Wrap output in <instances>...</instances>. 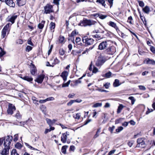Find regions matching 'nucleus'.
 <instances>
[{"mask_svg": "<svg viewBox=\"0 0 155 155\" xmlns=\"http://www.w3.org/2000/svg\"><path fill=\"white\" fill-rule=\"evenodd\" d=\"M5 53V52L0 47V57H2Z\"/></svg>", "mask_w": 155, "mask_h": 155, "instance_id": "nucleus-47", "label": "nucleus"}, {"mask_svg": "<svg viewBox=\"0 0 155 155\" xmlns=\"http://www.w3.org/2000/svg\"><path fill=\"white\" fill-rule=\"evenodd\" d=\"M64 36H60L59 38V41L60 43H63L64 42Z\"/></svg>", "mask_w": 155, "mask_h": 155, "instance_id": "nucleus-41", "label": "nucleus"}, {"mask_svg": "<svg viewBox=\"0 0 155 155\" xmlns=\"http://www.w3.org/2000/svg\"><path fill=\"white\" fill-rule=\"evenodd\" d=\"M31 99L34 104L38 105V101L37 100V98L36 97H32Z\"/></svg>", "mask_w": 155, "mask_h": 155, "instance_id": "nucleus-35", "label": "nucleus"}, {"mask_svg": "<svg viewBox=\"0 0 155 155\" xmlns=\"http://www.w3.org/2000/svg\"><path fill=\"white\" fill-rule=\"evenodd\" d=\"M15 117L18 119H20L21 117V116L20 115L19 112H18L15 115Z\"/></svg>", "mask_w": 155, "mask_h": 155, "instance_id": "nucleus-51", "label": "nucleus"}, {"mask_svg": "<svg viewBox=\"0 0 155 155\" xmlns=\"http://www.w3.org/2000/svg\"><path fill=\"white\" fill-rule=\"evenodd\" d=\"M147 63L149 64L155 65V61L153 60L148 59L147 61Z\"/></svg>", "mask_w": 155, "mask_h": 155, "instance_id": "nucleus-27", "label": "nucleus"}, {"mask_svg": "<svg viewBox=\"0 0 155 155\" xmlns=\"http://www.w3.org/2000/svg\"><path fill=\"white\" fill-rule=\"evenodd\" d=\"M13 137L12 136H7L3 137L4 146L10 147V145L12 140Z\"/></svg>", "mask_w": 155, "mask_h": 155, "instance_id": "nucleus-2", "label": "nucleus"}, {"mask_svg": "<svg viewBox=\"0 0 155 155\" xmlns=\"http://www.w3.org/2000/svg\"><path fill=\"white\" fill-rule=\"evenodd\" d=\"M97 2H99L103 6L105 7L106 5L105 1L104 0H97Z\"/></svg>", "mask_w": 155, "mask_h": 155, "instance_id": "nucleus-43", "label": "nucleus"}, {"mask_svg": "<svg viewBox=\"0 0 155 155\" xmlns=\"http://www.w3.org/2000/svg\"><path fill=\"white\" fill-rule=\"evenodd\" d=\"M5 2L6 4L9 6L13 7L15 5V3L12 0H5Z\"/></svg>", "mask_w": 155, "mask_h": 155, "instance_id": "nucleus-14", "label": "nucleus"}, {"mask_svg": "<svg viewBox=\"0 0 155 155\" xmlns=\"http://www.w3.org/2000/svg\"><path fill=\"white\" fill-rule=\"evenodd\" d=\"M134 143V141L133 140H132L129 142L127 143V144L130 147H131L132 146Z\"/></svg>", "mask_w": 155, "mask_h": 155, "instance_id": "nucleus-59", "label": "nucleus"}, {"mask_svg": "<svg viewBox=\"0 0 155 155\" xmlns=\"http://www.w3.org/2000/svg\"><path fill=\"white\" fill-rule=\"evenodd\" d=\"M116 75L115 74H112L111 72L109 71L106 73L103 76L106 78H109L111 77L114 76H116Z\"/></svg>", "mask_w": 155, "mask_h": 155, "instance_id": "nucleus-16", "label": "nucleus"}, {"mask_svg": "<svg viewBox=\"0 0 155 155\" xmlns=\"http://www.w3.org/2000/svg\"><path fill=\"white\" fill-rule=\"evenodd\" d=\"M4 148L2 150L1 154L2 155H6L9 154V151L10 147L4 146Z\"/></svg>", "mask_w": 155, "mask_h": 155, "instance_id": "nucleus-13", "label": "nucleus"}, {"mask_svg": "<svg viewBox=\"0 0 155 155\" xmlns=\"http://www.w3.org/2000/svg\"><path fill=\"white\" fill-rule=\"evenodd\" d=\"M98 17L101 19H104L105 18L107 17V15H103L102 14H99L98 15Z\"/></svg>", "mask_w": 155, "mask_h": 155, "instance_id": "nucleus-42", "label": "nucleus"}, {"mask_svg": "<svg viewBox=\"0 0 155 155\" xmlns=\"http://www.w3.org/2000/svg\"><path fill=\"white\" fill-rule=\"evenodd\" d=\"M150 49L151 51L154 53H155V48L151 46L150 47Z\"/></svg>", "mask_w": 155, "mask_h": 155, "instance_id": "nucleus-64", "label": "nucleus"}, {"mask_svg": "<svg viewBox=\"0 0 155 155\" xmlns=\"http://www.w3.org/2000/svg\"><path fill=\"white\" fill-rule=\"evenodd\" d=\"M75 149V147L73 145L71 146L70 147L69 150L74 151Z\"/></svg>", "mask_w": 155, "mask_h": 155, "instance_id": "nucleus-63", "label": "nucleus"}, {"mask_svg": "<svg viewBox=\"0 0 155 155\" xmlns=\"http://www.w3.org/2000/svg\"><path fill=\"white\" fill-rule=\"evenodd\" d=\"M45 21H43L41 22V23H39L38 25V28L40 29H42L44 26V25L45 23Z\"/></svg>", "mask_w": 155, "mask_h": 155, "instance_id": "nucleus-24", "label": "nucleus"}, {"mask_svg": "<svg viewBox=\"0 0 155 155\" xmlns=\"http://www.w3.org/2000/svg\"><path fill=\"white\" fill-rule=\"evenodd\" d=\"M11 25V24L8 23L4 26L2 32V38H4L5 37L6 33H7L8 34L9 33L10 30V26Z\"/></svg>", "mask_w": 155, "mask_h": 155, "instance_id": "nucleus-1", "label": "nucleus"}, {"mask_svg": "<svg viewBox=\"0 0 155 155\" xmlns=\"http://www.w3.org/2000/svg\"><path fill=\"white\" fill-rule=\"evenodd\" d=\"M140 17L141 20L143 21V24L145 25H146L147 24V21L145 20L144 17L143 15H142L141 14H140Z\"/></svg>", "mask_w": 155, "mask_h": 155, "instance_id": "nucleus-29", "label": "nucleus"}, {"mask_svg": "<svg viewBox=\"0 0 155 155\" xmlns=\"http://www.w3.org/2000/svg\"><path fill=\"white\" fill-rule=\"evenodd\" d=\"M81 117L80 113H77L76 114L73 115V117L76 119H79Z\"/></svg>", "mask_w": 155, "mask_h": 155, "instance_id": "nucleus-33", "label": "nucleus"}, {"mask_svg": "<svg viewBox=\"0 0 155 155\" xmlns=\"http://www.w3.org/2000/svg\"><path fill=\"white\" fill-rule=\"evenodd\" d=\"M11 155H19L16 149H13L11 152Z\"/></svg>", "mask_w": 155, "mask_h": 155, "instance_id": "nucleus-38", "label": "nucleus"}, {"mask_svg": "<svg viewBox=\"0 0 155 155\" xmlns=\"http://www.w3.org/2000/svg\"><path fill=\"white\" fill-rule=\"evenodd\" d=\"M120 84L119 81L118 79H115L113 85L114 87H117L119 86Z\"/></svg>", "mask_w": 155, "mask_h": 155, "instance_id": "nucleus-22", "label": "nucleus"}, {"mask_svg": "<svg viewBox=\"0 0 155 155\" xmlns=\"http://www.w3.org/2000/svg\"><path fill=\"white\" fill-rule=\"evenodd\" d=\"M114 129H115V126H113L111 127H109L108 130L111 133H112L113 130Z\"/></svg>", "mask_w": 155, "mask_h": 155, "instance_id": "nucleus-61", "label": "nucleus"}, {"mask_svg": "<svg viewBox=\"0 0 155 155\" xmlns=\"http://www.w3.org/2000/svg\"><path fill=\"white\" fill-rule=\"evenodd\" d=\"M40 109L44 114H46V108L45 106L43 105H41L40 107Z\"/></svg>", "mask_w": 155, "mask_h": 155, "instance_id": "nucleus-25", "label": "nucleus"}, {"mask_svg": "<svg viewBox=\"0 0 155 155\" xmlns=\"http://www.w3.org/2000/svg\"><path fill=\"white\" fill-rule=\"evenodd\" d=\"M94 46H93L92 47H90L89 48H86L85 50L82 53V54H84L87 53H88V52L90 51V50H92L94 48Z\"/></svg>", "mask_w": 155, "mask_h": 155, "instance_id": "nucleus-30", "label": "nucleus"}, {"mask_svg": "<svg viewBox=\"0 0 155 155\" xmlns=\"http://www.w3.org/2000/svg\"><path fill=\"white\" fill-rule=\"evenodd\" d=\"M108 45L106 41H103L100 43L98 46V49L99 50H104L107 48Z\"/></svg>", "mask_w": 155, "mask_h": 155, "instance_id": "nucleus-8", "label": "nucleus"}, {"mask_svg": "<svg viewBox=\"0 0 155 155\" xmlns=\"http://www.w3.org/2000/svg\"><path fill=\"white\" fill-rule=\"evenodd\" d=\"M75 102H78L77 100H71L67 103V105L68 106H70Z\"/></svg>", "mask_w": 155, "mask_h": 155, "instance_id": "nucleus-36", "label": "nucleus"}, {"mask_svg": "<svg viewBox=\"0 0 155 155\" xmlns=\"http://www.w3.org/2000/svg\"><path fill=\"white\" fill-rule=\"evenodd\" d=\"M139 89L141 90L145 91L146 89L145 87L142 85H139L138 86Z\"/></svg>", "mask_w": 155, "mask_h": 155, "instance_id": "nucleus-52", "label": "nucleus"}, {"mask_svg": "<svg viewBox=\"0 0 155 155\" xmlns=\"http://www.w3.org/2000/svg\"><path fill=\"white\" fill-rule=\"evenodd\" d=\"M128 99L131 100L132 105H133L134 104L135 102L136 101V99L134 97L130 96L128 97Z\"/></svg>", "mask_w": 155, "mask_h": 155, "instance_id": "nucleus-32", "label": "nucleus"}, {"mask_svg": "<svg viewBox=\"0 0 155 155\" xmlns=\"http://www.w3.org/2000/svg\"><path fill=\"white\" fill-rule=\"evenodd\" d=\"M108 25L114 28L117 31L118 30H119L118 27L114 22L110 21L109 22Z\"/></svg>", "mask_w": 155, "mask_h": 155, "instance_id": "nucleus-18", "label": "nucleus"}, {"mask_svg": "<svg viewBox=\"0 0 155 155\" xmlns=\"http://www.w3.org/2000/svg\"><path fill=\"white\" fill-rule=\"evenodd\" d=\"M123 120V119L122 118H120L118 119H117L116 120H115V124H118V123H120L122 121V120Z\"/></svg>", "mask_w": 155, "mask_h": 155, "instance_id": "nucleus-56", "label": "nucleus"}, {"mask_svg": "<svg viewBox=\"0 0 155 155\" xmlns=\"http://www.w3.org/2000/svg\"><path fill=\"white\" fill-rule=\"evenodd\" d=\"M17 4L19 6L25 5L26 2V0H16Z\"/></svg>", "mask_w": 155, "mask_h": 155, "instance_id": "nucleus-17", "label": "nucleus"}, {"mask_svg": "<svg viewBox=\"0 0 155 155\" xmlns=\"http://www.w3.org/2000/svg\"><path fill=\"white\" fill-rule=\"evenodd\" d=\"M105 60L101 57H98L96 61V65L99 67L101 66L105 62Z\"/></svg>", "mask_w": 155, "mask_h": 155, "instance_id": "nucleus-9", "label": "nucleus"}, {"mask_svg": "<svg viewBox=\"0 0 155 155\" xmlns=\"http://www.w3.org/2000/svg\"><path fill=\"white\" fill-rule=\"evenodd\" d=\"M127 22L131 25H133V19L131 16L128 17Z\"/></svg>", "mask_w": 155, "mask_h": 155, "instance_id": "nucleus-28", "label": "nucleus"}, {"mask_svg": "<svg viewBox=\"0 0 155 155\" xmlns=\"http://www.w3.org/2000/svg\"><path fill=\"white\" fill-rule=\"evenodd\" d=\"M45 75L44 74H41L38 76V78L35 80V82L39 84H41L45 78Z\"/></svg>", "mask_w": 155, "mask_h": 155, "instance_id": "nucleus-12", "label": "nucleus"}, {"mask_svg": "<svg viewBox=\"0 0 155 155\" xmlns=\"http://www.w3.org/2000/svg\"><path fill=\"white\" fill-rule=\"evenodd\" d=\"M59 53L61 55H63L64 54V51L63 48H61L59 50Z\"/></svg>", "mask_w": 155, "mask_h": 155, "instance_id": "nucleus-49", "label": "nucleus"}, {"mask_svg": "<svg viewBox=\"0 0 155 155\" xmlns=\"http://www.w3.org/2000/svg\"><path fill=\"white\" fill-rule=\"evenodd\" d=\"M36 72V68L35 66L33 65L32 66V67L31 69L30 72L31 74L32 75H35V73Z\"/></svg>", "mask_w": 155, "mask_h": 155, "instance_id": "nucleus-20", "label": "nucleus"}, {"mask_svg": "<svg viewBox=\"0 0 155 155\" xmlns=\"http://www.w3.org/2000/svg\"><path fill=\"white\" fill-rule=\"evenodd\" d=\"M22 78L23 80L27 81L29 82L32 81L33 80V79L32 78L29 77L28 76H25Z\"/></svg>", "mask_w": 155, "mask_h": 155, "instance_id": "nucleus-23", "label": "nucleus"}, {"mask_svg": "<svg viewBox=\"0 0 155 155\" xmlns=\"http://www.w3.org/2000/svg\"><path fill=\"white\" fill-rule=\"evenodd\" d=\"M68 146L67 145H65L63 146L62 147L61 151V152L64 154H65L66 153V149L68 148Z\"/></svg>", "mask_w": 155, "mask_h": 155, "instance_id": "nucleus-26", "label": "nucleus"}, {"mask_svg": "<svg viewBox=\"0 0 155 155\" xmlns=\"http://www.w3.org/2000/svg\"><path fill=\"white\" fill-rule=\"evenodd\" d=\"M28 44L29 45H30L31 46L33 45V44L32 43L31 41V38H30L28 39Z\"/></svg>", "mask_w": 155, "mask_h": 155, "instance_id": "nucleus-55", "label": "nucleus"}, {"mask_svg": "<svg viewBox=\"0 0 155 155\" xmlns=\"http://www.w3.org/2000/svg\"><path fill=\"white\" fill-rule=\"evenodd\" d=\"M17 16L16 15H13L8 20V21H10L12 24L14 23L15 20L17 18Z\"/></svg>", "mask_w": 155, "mask_h": 155, "instance_id": "nucleus-19", "label": "nucleus"}, {"mask_svg": "<svg viewBox=\"0 0 155 155\" xmlns=\"http://www.w3.org/2000/svg\"><path fill=\"white\" fill-rule=\"evenodd\" d=\"M94 24V21L90 20L87 19L84 20L82 21H81L79 25H81L83 26H90Z\"/></svg>", "mask_w": 155, "mask_h": 155, "instance_id": "nucleus-4", "label": "nucleus"}, {"mask_svg": "<svg viewBox=\"0 0 155 155\" xmlns=\"http://www.w3.org/2000/svg\"><path fill=\"white\" fill-rule=\"evenodd\" d=\"M15 106L12 104H9L8 106V108L7 112L8 114H13V111L15 110Z\"/></svg>", "mask_w": 155, "mask_h": 155, "instance_id": "nucleus-10", "label": "nucleus"}, {"mask_svg": "<svg viewBox=\"0 0 155 155\" xmlns=\"http://www.w3.org/2000/svg\"><path fill=\"white\" fill-rule=\"evenodd\" d=\"M138 2L139 3V5L140 6L143 7L144 6V3L143 1H138Z\"/></svg>", "mask_w": 155, "mask_h": 155, "instance_id": "nucleus-54", "label": "nucleus"}, {"mask_svg": "<svg viewBox=\"0 0 155 155\" xmlns=\"http://www.w3.org/2000/svg\"><path fill=\"white\" fill-rule=\"evenodd\" d=\"M102 105V103H97L94 104L93 106L94 107H101Z\"/></svg>", "mask_w": 155, "mask_h": 155, "instance_id": "nucleus-40", "label": "nucleus"}, {"mask_svg": "<svg viewBox=\"0 0 155 155\" xmlns=\"http://www.w3.org/2000/svg\"><path fill=\"white\" fill-rule=\"evenodd\" d=\"M29 121H30V120H28L25 121H21L20 122V125L21 126H23L26 124H28V123H29Z\"/></svg>", "mask_w": 155, "mask_h": 155, "instance_id": "nucleus-34", "label": "nucleus"}, {"mask_svg": "<svg viewBox=\"0 0 155 155\" xmlns=\"http://www.w3.org/2000/svg\"><path fill=\"white\" fill-rule=\"evenodd\" d=\"M50 28L51 30L54 29L55 27V24L53 22H51L50 24Z\"/></svg>", "mask_w": 155, "mask_h": 155, "instance_id": "nucleus-46", "label": "nucleus"}, {"mask_svg": "<svg viewBox=\"0 0 155 155\" xmlns=\"http://www.w3.org/2000/svg\"><path fill=\"white\" fill-rule=\"evenodd\" d=\"M123 129V127H120L117 129L116 130V131L117 132H119Z\"/></svg>", "mask_w": 155, "mask_h": 155, "instance_id": "nucleus-60", "label": "nucleus"}, {"mask_svg": "<svg viewBox=\"0 0 155 155\" xmlns=\"http://www.w3.org/2000/svg\"><path fill=\"white\" fill-rule=\"evenodd\" d=\"M54 100V98L53 97H49L47 98L46 99V101H53Z\"/></svg>", "mask_w": 155, "mask_h": 155, "instance_id": "nucleus-58", "label": "nucleus"}, {"mask_svg": "<svg viewBox=\"0 0 155 155\" xmlns=\"http://www.w3.org/2000/svg\"><path fill=\"white\" fill-rule=\"evenodd\" d=\"M25 144L26 146L27 147H28L29 148L32 150H36L37 149H35V148L32 147L31 146H30L28 143H25Z\"/></svg>", "mask_w": 155, "mask_h": 155, "instance_id": "nucleus-48", "label": "nucleus"}, {"mask_svg": "<svg viewBox=\"0 0 155 155\" xmlns=\"http://www.w3.org/2000/svg\"><path fill=\"white\" fill-rule=\"evenodd\" d=\"M69 135V133L67 131L62 134V136L61 137V140L63 143H65L66 142L67 136Z\"/></svg>", "mask_w": 155, "mask_h": 155, "instance_id": "nucleus-11", "label": "nucleus"}, {"mask_svg": "<svg viewBox=\"0 0 155 155\" xmlns=\"http://www.w3.org/2000/svg\"><path fill=\"white\" fill-rule=\"evenodd\" d=\"M52 5L48 4L44 7L45 11L44 13L46 14L50 13L53 12Z\"/></svg>", "mask_w": 155, "mask_h": 155, "instance_id": "nucleus-7", "label": "nucleus"}, {"mask_svg": "<svg viewBox=\"0 0 155 155\" xmlns=\"http://www.w3.org/2000/svg\"><path fill=\"white\" fill-rule=\"evenodd\" d=\"M60 62V61L57 58H55L53 61V62L52 63V64L55 65L56 64H59Z\"/></svg>", "mask_w": 155, "mask_h": 155, "instance_id": "nucleus-37", "label": "nucleus"}, {"mask_svg": "<svg viewBox=\"0 0 155 155\" xmlns=\"http://www.w3.org/2000/svg\"><path fill=\"white\" fill-rule=\"evenodd\" d=\"M32 49V47L31 46L28 45L26 48V51L29 52Z\"/></svg>", "mask_w": 155, "mask_h": 155, "instance_id": "nucleus-50", "label": "nucleus"}, {"mask_svg": "<svg viewBox=\"0 0 155 155\" xmlns=\"http://www.w3.org/2000/svg\"><path fill=\"white\" fill-rule=\"evenodd\" d=\"M124 106L123 105L120 104L119 105V106H118L117 111V114L120 113V112L122 109L123 108Z\"/></svg>", "mask_w": 155, "mask_h": 155, "instance_id": "nucleus-31", "label": "nucleus"}, {"mask_svg": "<svg viewBox=\"0 0 155 155\" xmlns=\"http://www.w3.org/2000/svg\"><path fill=\"white\" fill-rule=\"evenodd\" d=\"M116 51V48L114 46L110 47L105 50V52L107 54L113 55Z\"/></svg>", "mask_w": 155, "mask_h": 155, "instance_id": "nucleus-6", "label": "nucleus"}, {"mask_svg": "<svg viewBox=\"0 0 155 155\" xmlns=\"http://www.w3.org/2000/svg\"><path fill=\"white\" fill-rule=\"evenodd\" d=\"M153 110L152 109H149V108H148V110L146 111V114H149L150 112H152L153 111Z\"/></svg>", "mask_w": 155, "mask_h": 155, "instance_id": "nucleus-62", "label": "nucleus"}, {"mask_svg": "<svg viewBox=\"0 0 155 155\" xmlns=\"http://www.w3.org/2000/svg\"><path fill=\"white\" fill-rule=\"evenodd\" d=\"M77 35V33L76 30L73 31H72L70 35H69V36L70 37H73L74 36Z\"/></svg>", "mask_w": 155, "mask_h": 155, "instance_id": "nucleus-44", "label": "nucleus"}, {"mask_svg": "<svg viewBox=\"0 0 155 155\" xmlns=\"http://www.w3.org/2000/svg\"><path fill=\"white\" fill-rule=\"evenodd\" d=\"M15 147L18 149H20L22 147L21 144L19 143H17L15 145Z\"/></svg>", "mask_w": 155, "mask_h": 155, "instance_id": "nucleus-45", "label": "nucleus"}, {"mask_svg": "<svg viewBox=\"0 0 155 155\" xmlns=\"http://www.w3.org/2000/svg\"><path fill=\"white\" fill-rule=\"evenodd\" d=\"M79 79V78L78 79L75 81L74 83L75 85H77L78 84H80L81 82V81Z\"/></svg>", "mask_w": 155, "mask_h": 155, "instance_id": "nucleus-57", "label": "nucleus"}, {"mask_svg": "<svg viewBox=\"0 0 155 155\" xmlns=\"http://www.w3.org/2000/svg\"><path fill=\"white\" fill-rule=\"evenodd\" d=\"M143 10L145 13L147 14H149L150 11L149 7L147 6H146L144 8H143Z\"/></svg>", "mask_w": 155, "mask_h": 155, "instance_id": "nucleus-21", "label": "nucleus"}, {"mask_svg": "<svg viewBox=\"0 0 155 155\" xmlns=\"http://www.w3.org/2000/svg\"><path fill=\"white\" fill-rule=\"evenodd\" d=\"M18 134L15 135L13 139V140L15 142L16 141L18 140Z\"/></svg>", "mask_w": 155, "mask_h": 155, "instance_id": "nucleus-53", "label": "nucleus"}, {"mask_svg": "<svg viewBox=\"0 0 155 155\" xmlns=\"http://www.w3.org/2000/svg\"><path fill=\"white\" fill-rule=\"evenodd\" d=\"M68 75V72L66 71H64L62 73L61 76L63 78L64 81H65L67 80Z\"/></svg>", "mask_w": 155, "mask_h": 155, "instance_id": "nucleus-15", "label": "nucleus"}, {"mask_svg": "<svg viewBox=\"0 0 155 155\" xmlns=\"http://www.w3.org/2000/svg\"><path fill=\"white\" fill-rule=\"evenodd\" d=\"M144 139L143 138H140L137 139V147L144 148L146 146L145 142L144 141Z\"/></svg>", "mask_w": 155, "mask_h": 155, "instance_id": "nucleus-5", "label": "nucleus"}, {"mask_svg": "<svg viewBox=\"0 0 155 155\" xmlns=\"http://www.w3.org/2000/svg\"><path fill=\"white\" fill-rule=\"evenodd\" d=\"M82 41L85 43L86 46L91 45L94 43V40L91 38H89L87 36H85L83 38Z\"/></svg>", "mask_w": 155, "mask_h": 155, "instance_id": "nucleus-3", "label": "nucleus"}, {"mask_svg": "<svg viewBox=\"0 0 155 155\" xmlns=\"http://www.w3.org/2000/svg\"><path fill=\"white\" fill-rule=\"evenodd\" d=\"M46 120L50 127H51V126L52 125V122L50 119L47 118L46 119Z\"/></svg>", "mask_w": 155, "mask_h": 155, "instance_id": "nucleus-39", "label": "nucleus"}]
</instances>
